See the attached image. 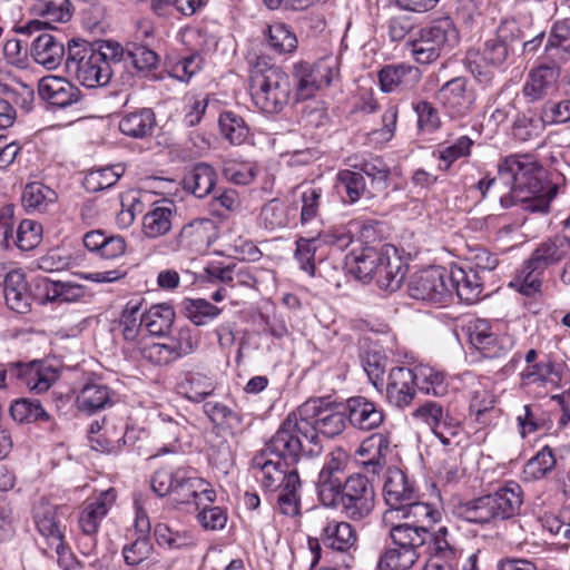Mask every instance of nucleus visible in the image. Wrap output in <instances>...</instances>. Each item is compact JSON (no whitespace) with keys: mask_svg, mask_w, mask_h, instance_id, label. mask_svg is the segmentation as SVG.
<instances>
[{"mask_svg":"<svg viewBox=\"0 0 570 570\" xmlns=\"http://www.w3.org/2000/svg\"><path fill=\"white\" fill-rule=\"evenodd\" d=\"M544 170L530 155H510L498 164V177L485 176L476 184L482 198L493 189L501 206L517 203L530 213L548 214L558 186L543 179Z\"/></svg>","mask_w":570,"mask_h":570,"instance_id":"obj_1","label":"nucleus"},{"mask_svg":"<svg viewBox=\"0 0 570 570\" xmlns=\"http://www.w3.org/2000/svg\"><path fill=\"white\" fill-rule=\"evenodd\" d=\"M125 59L124 47L114 40L94 42L71 39L68 42L66 70L80 85L87 88L107 86L115 68Z\"/></svg>","mask_w":570,"mask_h":570,"instance_id":"obj_2","label":"nucleus"},{"mask_svg":"<svg viewBox=\"0 0 570 570\" xmlns=\"http://www.w3.org/2000/svg\"><path fill=\"white\" fill-rule=\"evenodd\" d=\"M262 450L294 466L304 456H317L322 452V444L312 425L303 422L296 409L283 420Z\"/></svg>","mask_w":570,"mask_h":570,"instance_id":"obj_3","label":"nucleus"},{"mask_svg":"<svg viewBox=\"0 0 570 570\" xmlns=\"http://www.w3.org/2000/svg\"><path fill=\"white\" fill-rule=\"evenodd\" d=\"M523 38V32L514 19H504L493 37L487 39L478 52H469L465 58L468 70L484 85H490L493 73L489 67H501L513 52V45Z\"/></svg>","mask_w":570,"mask_h":570,"instance_id":"obj_4","label":"nucleus"},{"mask_svg":"<svg viewBox=\"0 0 570 570\" xmlns=\"http://www.w3.org/2000/svg\"><path fill=\"white\" fill-rule=\"evenodd\" d=\"M522 504V490L515 482H508L495 492L469 500L458 507V515L475 524H487L517 515Z\"/></svg>","mask_w":570,"mask_h":570,"instance_id":"obj_5","label":"nucleus"},{"mask_svg":"<svg viewBox=\"0 0 570 570\" xmlns=\"http://www.w3.org/2000/svg\"><path fill=\"white\" fill-rule=\"evenodd\" d=\"M250 91L255 105L264 112H279L289 100V77L276 66L261 68L257 65L250 75Z\"/></svg>","mask_w":570,"mask_h":570,"instance_id":"obj_6","label":"nucleus"},{"mask_svg":"<svg viewBox=\"0 0 570 570\" xmlns=\"http://www.w3.org/2000/svg\"><path fill=\"white\" fill-rule=\"evenodd\" d=\"M459 39L453 20L450 17H441L420 29L419 37L411 45V52L416 62L429 65L449 52Z\"/></svg>","mask_w":570,"mask_h":570,"instance_id":"obj_7","label":"nucleus"},{"mask_svg":"<svg viewBox=\"0 0 570 570\" xmlns=\"http://www.w3.org/2000/svg\"><path fill=\"white\" fill-rule=\"evenodd\" d=\"M340 488L324 507L340 509L354 521H361L371 514L375 504V492L367 476L351 474Z\"/></svg>","mask_w":570,"mask_h":570,"instance_id":"obj_8","label":"nucleus"},{"mask_svg":"<svg viewBox=\"0 0 570 570\" xmlns=\"http://www.w3.org/2000/svg\"><path fill=\"white\" fill-rule=\"evenodd\" d=\"M217 236V226L213 219L196 218L183 225L178 234L159 244L158 249L161 254L181 250L199 253L208 249Z\"/></svg>","mask_w":570,"mask_h":570,"instance_id":"obj_9","label":"nucleus"},{"mask_svg":"<svg viewBox=\"0 0 570 570\" xmlns=\"http://www.w3.org/2000/svg\"><path fill=\"white\" fill-rule=\"evenodd\" d=\"M337 59L324 57L315 63L299 61L293 66V77L296 81V94L299 99H308L323 87L331 85L337 75Z\"/></svg>","mask_w":570,"mask_h":570,"instance_id":"obj_10","label":"nucleus"},{"mask_svg":"<svg viewBox=\"0 0 570 570\" xmlns=\"http://www.w3.org/2000/svg\"><path fill=\"white\" fill-rule=\"evenodd\" d=\"M356 542L357 532L351 523L326 518L321 521L318 537L308 539V547L313 554L311 566L314 567L321 559V544L334 551L348 552Z\"/></svg>","mask_w":570,"mask_h":570,"instance_id":"obj_11","label":"nucleus"},{"mask_svg":"<svg viewBox=\"0 0 570 570\" xmlns=\"http://www.w3.org/2000/svg\"><path fill=\"white\" fill-rule=\"evenodd\" d=\"M469 342L484 358L495 360L507 356L515 345V340L508 333L493 332L489 321L478 318L466 326Z\"/></svg>","mask_w":570,"mask_h":570,"instance_id":"obj_12","label":"nucleus"},{"mask_svg":"<svg viewBox=\"0 0 570 570\" xmlns=\"http://www.w3.org/2000/svg\"><path fill=\"white\" fill-rule=\"evenodd\" d=\"M412 416L426 424L445 446H450L452 439L456 438L462 430L460 420L440 402L425 401L413 411Z\"/></svg>","mask_w":570,"mask_h":570,"instance_id":"obj_13","label":"nucleus"},{"mask_svg":"<svg viewBox=\"0 0 570 570\" xmlns=\"http://www.w3.org/2000/svg\"><path fill=\"white\" fill-rule=\"evenodd\" d=\"M297 410L302 414L303 422L312 425L317 436L318 433H322L327 438H334L341 434L346 426V410L344 412L337 411L327 404L325 405L321 399L307 400Z\"/></svg>","mask_w":570,"mask_h":570,"instance_id":"obj_14","label":"nucleus"},{"mask_svg":"<svg viewBox=\"0 0 570 570\" xmlns=\"http://www.w3.org/2000/svg\"><path fill=\"white\" fill-rule=\"evenodd\" d=\"M383 495L390 507L383 514V522L387 525L400 508L409 503L410 500L419 498V490L415 482L403 470L392 466L385 473Z\"/></svg>","mask_w":570,"mask_h":570,"instance_id":"obj_15","label":"nucleus"},{"mask_svg":"<svg viewBox=\"0 0 570 570\" xmlns=\"http://www.w3.org/2000/svg\"><path fill=\"white\" fill-rule=\"evenodd\" d=\"M449 272L443 267H431L415 273L410 283L409 292L415 299L431 303H444L450 299L448 286Z\"/></svg>","mask_w":570,"mask_h":570,"instance_id":"obj_16","label":"nucleus"},{"mask_svg":"<svg viewBox=\"0 0 570 570\" xmlns=\"http://www.w3.org/2000/svg\"><path fill=\"white\" fill-rule=\"evenodd\" d=\"M436 98L453 119L470 115L475 104L474 90L469 87V80L465 77H455L446 81L439 89Z\"/></svg>","mask_w":570,"mask_h":570,"instance_id":"obj_17","label":"nucleus"},{"mask_svg":"<svg viewBox=\"0 0 570 570\" xmlns=\"http://www.w3.org/2000/svg\"><path fill=\"white\" fill-rule=\"evenodd\" d=\"M88 433L92 449L101 452L118 453L122 448L132 444L130 434L134 433V430L129 431L126 424L118 426L107 416H104L100 421H94L89 425Z\"/></svg>","mask_w":570,"mask_h":570,"instance_id":"obj_18","label":"nucleus"},{"mask_svg":"<svg viewBox=\"0 0 570 570\" xmlns=\"http://www.w3.org/2000/svg\"><path fill=\"white\" fill-rule=\"evenodd\" d=\"M33 14L42 17L46 21L30 20L24 24L14 27L17 33L31 36L50 26L51 22H67L72 17V4L69 0H38L31 8Z\"/></svg>","mask_w":570,"mask_h":570,"instance_id":"obj_19","label":"nucleus"},{"mask_svg":"<svg viewBox=\"0 0 570 570\" xmlns=\"http://www.w3.org/2000/svg\"><path fill=\"white\" fill-rule=\"evenodd\" d=\"M269 453L261 450L250 462V471L261 484L268 492H275L284 487L287 482L291 464H285L283 460L272 458Z\"/></svg>","mask_w":570,"mask_h":570,"instance_id":"obj_20","label":"nucleus"},{"mask_svg":"<svg viewBox=\"0 0 570 570\" xmlns=\"http://www.w3.org/2000/svg\"><path fill=\"white\" fill-rule=\"evenodd\" d=\"M348 462V455L342 448L331 451L316 481L317 495L324 505L344 483L342 475Z\"/></svg>","mask_w":570,"mask_h":570,"instance_id":"obj_21","label":"nucleus"},{"mask_svg":"<svg viewBox=\"0 0 570 570\" xmlns=\"http://www.w3.org/2000/svg\"><path fill=\"white\" fill-rule=\"evenodd\" d=\"M9 374L24 384L30 391L43 393L58 380V371L41 362L12 363L9 365Z\"/></svg>","mask_w":570,"mask_h":570,"instance_id":"obj_22","label":"nucleus"},{"mask_svg":"<svg viewBox=\"0 0 570 570\" xmlns=\"http://www.w3.org/2000/svg\"><path fill=\"white\" fill-rule=\"evenodd\" d=\"M560 68L556 65L542 63L531 69L522 87V94L529 102L544 99L558 90Z\"/></svg>","mask_w":570,"mask_h":570,"instance_id":"obj_23","label":"nucleus"},{"mask_svg":"<svg viewBox=\"0 0 570 570\" xmlns=\"http://www.w3.org/2000/svg\"><path fill=\"white\" fill-rule=\"evenodd\" d=\"M38 95L48 105L59 109L78 104L82 97L77 86L57 76L43 77L38 85Z\"/></svg>","mask_w":570,"mask_h":570,"instance_id":"obj_24","label":"nucleus"},{"mask_svg":"<svg viewBox=\"0 0 570 570\" xmlns=\"http://www.w3.org/2000/svg\"><path fill=\"white\" fill-rule=\"evenodd\" d=\"M381 258L373 279L381 289L394 292L400 288L405 278L406 265L396 247L391 244L382 245Z\"/></svg>","mask_w":570,"mask_h":570,"instance_id":"obj_25","label":"nucleus"},{"mask_svg":"<svg viewBox=\"0 0 570 570\" xmlns=\"http://www.w3.org/2000/svg\"><path fill=\"white\" fill-rule=\"evenodd\" d=\"M345 410L351 426L360 431H372L384 422L383 409L364 396L347 399Z\"/></svg>","mask_w":570,"mask_h":570,"instance_id":"obj_26","label":"nucleus"},{"mask_svg":"<svg viewBox=\"0 0 570 570\" xmlns=\"http://www.w3.org/2000/svg\"><path fill=\"white\" fill-rule=\"evenodd\" d=\"M416 382L414 367H393L385 389L387 401L400 409L410 405L416 394Z\"/></svg>","mask_w":570,"mask_h":570,"instance_id":"obj_27","label":"nucleus"},{"mask_svg":"<svg viewBox=\"0 0 570 570\" xmlns=\"http://www.w3.org/2000/svg\"><path fill=\"white\" fill-rule=\"evenodd\" d=\"M117 402L118 394L100 380L86 382L76 399L78 410L89 415L105 411Z\"/></svg>","mask_w":570,"mask_h":570,"instance_id":"obj_28","label":"nucleus"},{"mask_svg":"<svg viewBox=\"0 0 570 570\" xmlns=\"http://www.w3.org/2000/svg\"><path fill=\"white\" fill-rule=\"evenodd\" d=\"M383 92L412 91L421 81V70L409 63L384 66L377 73Z\"/></svg>","mask_w":570,"mask_h":570,"instance_id":"obj_29","label":"nucleus"},{"mask_svg":"<svg viewBox=\"0 0 570 570\" xmlns=\"http://www.w3.org/2000/svg\"><path fill=\"white\" fill-rule=\"evenodd\" d=\"M176 207L173 202L163 199L154 203L141 218V234L147 239H157L173 228Z\"/></svg>","mask_w":570,"mask_h":570,"instance_id":"obj_30","label":"nucleus"},{"mask_svg":"<svg viewBox=\"0 0 570 570\" xmlns=\"http://www.w3.org/2000/svg\"><path fill=\"white\" fill-rule=\"evenodd\" d=\"M36 295L42 304L73 303L86 295V287L73 282L52 281L41 277L36 281Z\"/></svg>","mask_w":570,"mask_h":570,"instance_id":"obj_31","label":"nucleus"},{"mask_svg":"<svg viewBox=\"0 0 570 570\" xmlns=\"http://www.w3.org/2000/svg\"><path fill=\"white\" fill-rule=\"evenodd\" d=\"M450 298L455 294L460 301L466 304L478 302L483 292V283L478 271L454 266L449 272Z\"/></svg>","mask_w":570,"mask_h":570,"instance_id":"obj_32","label":"nucleus"},{"mask_svg":"<svg viewBox=\"0 0 570 570\" xmlns=\"http://www.w3.org/2000/svg\"><path fill=\"white\" fill-rule=\"evenodd\" d=\"M59 507L48 502H39L33 508V520L38 532L47 541L49 548L62 549L63 531L58 518Z\"/></svg>","mask_w":570,"mask_h":570,"instance_id":"obj_33","label":"nucleus"},{"mask_svg":"<svg viewBox=\"0 0 570 570\" xmlns=\"http://www.w3.org/2000/svg\"><path fill=\"white\" fill-rule=\"evenodd\" d=\"M115 500V491L110 489L85 504L78 515V527L81 534H97L101 521L106 518Z\"/></svg>","mask_w":570,"mask_h":570,"instance_id":"obj_34","label":"nucleus"},{"mask_svg":"<svg viewBox=\"0 0 570 570\" xmlns=\"http://www.w3.org/2000/svg\"><path fill=\"white\" fill-rule=\"evenodd\" d=\"M389 537L392 544L402 547L411 552H421V549L430 541L431 532L423 524L403 522L393 523L391 519Z\"/></svg>","mask_w":570,"mask_h":570,"instance_id":"obj_35","label":"nucleus"},{"mask_svg":"<svg viewBox=\"0 0 570 570\" xmlns=\"http://www.w3.org/2000/svg\"><path fill=\"white\" fill-rule=\"evenodd\" d=\"M335 187L346 204H355L362 198L371 199L377 194L367 187L362 173L356 169H341L336 174Z\"/></svg>","mask_w":570,"mask_h":570,"instance_id":"obj_36","label":"nucleus"},{"mask_svg":"<svg viewBox=\"0 0 570 570\" xmlns=\"http://www.w3.org/2000/svg\"><path fill=\"white\" fill-rule=\"evenodd\" d=\"M391 451L390 433L377 432L367 436L357 451L361 456L368 455L363 461L365 470L370 473H379L386 464V456Z\"/></svg>","mask_w":570,"mask_h":570,"instance_id":"obj_37","label":"nucleus"},{"mask_svg":"<svg viewBox=\"0 0 570 570\" xmlns=\"http://www.w3.org/2000/svg\"><path fill=\"white\" fill-rule=\"evenodd\" d=\"M66 50L62 41L50 33L39 35L31 45V57L47 70H55L63 60Z\"/></svg>","mask_w":570,"mask_h":570,"instance_id":"obj_38","label":"nucleus"},{"mask_svg":"<svg viewBox=\"0 0 570 570\" xmlns=\"http://www.w3.org/2000/svg\"><path fill=\"white\" fill-rule=\"evenodd\" d=\"M382 255V246L376 247H363L360 250L351 252L346 258L345 264L348 272L355 276V278L367 283L373 279L377 265Z\"/></svg>","mask_w":570,"mask_h":570,"instance_id":"obj_39","label":"nucleus"},{"mask_svg":"<svg viewBox=\"0 0 570 570\" xmlns=\"http://www.w3.org/2000/svg\"><path fill=\"white\" fill-rule=\"evenodd\" d=\"M156 124V115L151 108H139L120 118L119 130L128 137L144 139L153 135Z\"/></svg>","mask_w":570,"mask_h":570,"instance_id":"obj_40","label":"nucleus"},{"mask_svg":"<svg viewBox=\"0 0 570 570\" xmlns=\"http://www.w3.org/2000/svg\"><path fill=\"white\" fill-rule=\"evenodd\" d=\"M568 237H553L541 243L528 258L534 269L544 272L566 257Z\"/></svg>","mask_w":570,"mask_h":570,"instance_id":"obj_41","label":"nucleus"},{"mask_svg":"<svg viewBox=\"0 0 570 570\" xmlns=\"http://www.w3.org/2000/svg\"><path fill=\"white\" fill-rule=\"evenodd\" d=\"M216 179L217 175L214 168L205 163H199L184 176L183 186L195 197L204 198L214 189Z\"/></svg>","mask_w":570,"mask_h":570,"instance_id":"obj_42","label":"nucleus"},{"mask_svg":"<svg viewBox=\"0 0 570 570\" xmlns=\"http://www.w3.org/2000/svg\"><path fill=\"white\" fill-rule=\"evenodd\" d=\"M416 387L424 394L442 397L449 392L448 375L430 365L420 364L414 366Z\"/></svg>","mask_w":570,"mask_h":570,"instance_id":"obj_43","label":"nucleus"},{"mask_svg":"<svg viewBox=\"0 0 570 570\" xmlns=\"http://www.w3.org/2000/svg\"><path fill=\"white\" fill-rule=\"evenodd\" d=\"M57 199V193L40 181L27 184L21 195L22 206L28 213H45Z\"/></svg>","mask_w":570,"mask_h":570,"instance_id":"obj_44","label":"nucleus"},{"mask_svg":"<svg viewBox=\"0 0 570 570\" xmlns=\"http://www.w3.org/2000/svg\"><path fill=\"white\" fill-rule=\"evenodd\" d=\"M175 311L168 303L151 305L141 314V323L150 335L165 336L171 328Z\"/></svg>","mask_w":570,"mask_h":570,"instance_id":"obj_45","label":"nucleus"},{"mask_svg":"<svg viewBox=\"0 0 570 570\" xmlns=\"http://www.w3.org/2000/svg\"><path fill=\"white\" fill-rule=\"evenodd\" d=\"M180 395L199 403L212 395L216 389L212 376L200 372H188L177 385Z\"/></svg>","mask_w":570,"mask_h":570,"instance_id":"obj_46","label":"nucleus"},{"mask_svg":"<svg viewBox=\"0 0 570 570\" xmlns=\"http://www.w3.org/2000/svg\"><path fill=\"white\" fill-rule=\"evenodd\" d=\"M177 480L170 495L175 504L194 503L197 500V493L202 491V485H206L203 479L193 475L191 470L184 468L178 469Z\"/></svg>","mask_w":570,"mask_h":570,"instance_id":"obj_47","label":"nucleus"},{"mask_svg":"<svg viewBox=\"0 0 570 570\" xmlns=\"http://www.w3.org/2000/svg\"><path fill=\"white\" fill-rule=\"evenodd\" d=\"M297 208L279 199H272L261 210V222L266 229L274 230L288 226L296 216Z\"/></svg>","mask_w":570,"mask_h":570,"instance_id":"obj_48","label":"nucleus"},{"mask_svg":"<svg viewBox=\"0 0 570 570\" xmlns=\"http://www.w3.org/2000/svg\"><path fill=\"white\" fill-rule=\"evenodd\" d=\"M351 166L371 179V187L376 194L387 188L391 171L382 158L371 156Z\"/></svg>","mask_w":570,"mask_h":570,"instance_id":"obj_49","label":"nucleus"},{"mask_svg":"<svg viewBox=\"0 0 570 570\" xmlns=\"http://www.w3.org/2000/svg\"><path fill=\"white\" fill-rule=\"evenodd\" d=\"M299 489L301 479L297 470L293 468L289 472L287 482L278 490L277 505L282 514L296 517L299 513Z\"/></svg>","mask_w":570,"mask_h":570,"instance_id":"obj_50","label":"nucleus"},{"mask_svg":"<svg viewBox=\"0 0 570 570\" xmlns=\"http://www.w3.org/2000/svg\"><path fill=\"white\" fill-rule=\"evenodd\" d=\"M296 193L301 202L299 223L305 226L318 217L323 189L318 186L302 184L296 187Z\"/></svg>","mask_w":570,"mask_h":570,"instance_id":"obj_51","label":"nucleus"},{"mask_svg":"<svg viewBox=\"0 0 570 570\" xmlns=\"http://www.w3.org/2000/svg\"><path fill=\"white\" fill-rule=\"evenodd\" d=\"M420 557L421 552H411L393 544L380 556L377 567L380 570H411Z\"/></svg>","mask_w":570,"mask_h":570,"instance_id":"obj_52","label":"nucleus"},{"mask_svg":"<svg viewBox=\"0 0 570 570\" xmlns=\"http://www.w3.org/2000/svg\"><path fill=\"white\" fill-rule=\"evenodd\" d=\"M448 534L449 530L446 527H440L434 533L431 532V538L428 542L432 544L430 560L458 564L463 552L449 541Z\"/></svg>","mask_w":570,"mask_h":570,"instance_id":"obj_53","label":"nucleus"},{"mask_svg":"<svg viewBox=\"0 0 570 570\" xmlns=\"http://www.w3.org/2000/svg\"><path fill=\"white\" fill-rule=\"evenodd\" d=\"M546 52L553 59L566 60L570 56V20H561L553 23Z\"/></svg>","mask_w":570,"mask_h":570,"instance_id":"obj_54","label":"nucleus"},{"mask_svg":"<svg viewBox=\"0 0 570 570\" xmlns=\"http://www.w3.org/2000/svg\"><path fill=\"white\" fill-rule=\"evenodd\" d=\"M125 59L129 60L138 73L146 75L156 69L159 63V56L145 45L131 42L124 48Z\"/></svg>","mask_w":570,"mask_h":570,"instance_id":"obj_55","label":"nucleus"},{"mask_svg":"<svg viewBox=\"0 0 570 570\" xmlns=\"http://www.w3.org/2000/svg\"><path fill=\"white\" fill-rule=\"evenodd\" d=\"M202 51V49L195 50L186 56L179 57L174 62H169V76L181 82H188L204 67L205 58Z\"/></svg>","mask_w":570,"mask_h":570,"instance_id":"obj_56","label":"nucleus"},{"mask_svg":"<svg viewBox=\"0 0 570 570\" xmlns=\"http://www.w3.org/2000/svg\"><path fill=\"white\" fill-rule=\"evenodd\" d=\"M204 413L210 422L225 426L232 431H239L243 428V415L220 402H206L203 406Z\"/></svg>","mask_w":570,"mask_h":570,"instance_id":"obj_57","label":"nucleus"},{"mask_svg":"<svg viewBox=\"0 0 570 570\" xmlns=\"http://www.w3.org/2000/svg\"><path fill=\"white\" fill-rule=\"evenodd\" d=\"M185 316L195 325L203 326L215 320L222 309L204 298H185L181 302Z\"/></svg>","mask_w":570,"mask_h":570,"instance_id":"obj_58","label":"nucleus"},{"mask_svg":"<svg viewBox=\"0 0 570 570\" xmlns=\"http://www.w3.org/2000/svg\"><path fill=\"white\" fill-rule=\"evenodd\" d=\"M521 379L529 384L544 386L547 383H554L557 386L561 381V374L556 368V363L548 358L531 365H528L521 373Z\"/></svg>","mask_w":570,"mask_h":570,"instance_id":"obj_59","label":"nucleus"},{"mask_svg":"<svg viewBox=\"0 0 570 570\" xmlns=\"http://www.w3.org/2000/svg\"><path fill=\"white\" fill-rule=\"evenodd\" d=\"M269 47L278 53H291L297 48V38L284 22H275L267 27Z\"/></svg>","mask_w":570,"mask_h":570,"instance_id":"obj_60","label":"nucleus"},{"mask_svg":"<svg viewBox=\"0 0 570 570\" xmlns=\"http://www.w3.org/2000/svg\"><path fill=\"white\" fill-rule=\"evenodd\" d=\"M12 419L19 423L49 421L50 415L45 411L39 400L21 399L10 406Z\"/></svg>","mask_w":570,"mask_h":570,"instance_id":"obj_61","label":"nucleus"},{"mask_svg":"<svg viewBox=\"0 0 570 570\" xmlns=\"http://www.w3.org/2000/svg\"><path fill=\"white\" fill-rule=\"evenodd\" d=\"M542 271L534 269L527 259L521 269H519L514 278L510 282V286L525 296H532L540 292L542 285Z\"/></svg>","mask_w":570,"mask_h":570,"instance_id":"obj_62","label":"nucleus"},{"mask_svg":"<svg viewBox=\"0 0 570 570\" xmlns=\"http://www.w3.org/2000/svg\"><path fill=\"white\" fill-rule=\"evenodd\" d=\"M141 299H130L119 318V327L121 328L122 336L126 341H135L144 326L141 323Z\"/></svg>","mask_w":570,"mask_h":570,"instance_id":"obj_63","label":"nucleus"},{"mask_svg":"<svg viewBox=\"0 0 570 570\" xmlns=\"http://www.w3.org/2000/svg\"><path fill=\"white\" fill-rule=\"evenodd\" d=\"M218 124L222 135L233 145H240L248 137V126L240 116L233 111L223 112Z\"/></svg>","mask_w":570,"mask_h":570,"instance_id":"obj_64","label":"nucleus"}]
</instances>
